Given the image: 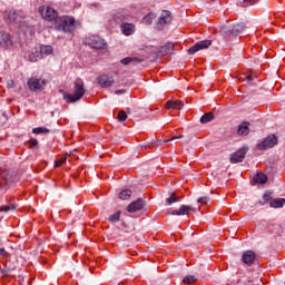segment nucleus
<instances>
[{"instance_id": "f257e3e1", "label": "nucleus", "mask_w": 285, "mask_h": 285, "mask_svg": "<svg viewBox=\"0 0 285 285\" xmlns=\"http://www.w3.org/2000/svg\"><path fill=\"white\" fill-rule=\"evenodd\" d=\"M73 88H75L73 94L65 95V99L66 101H68V104H75V101H79V99H81V97L86 95V88H83V80L77 79L75 81Z\"/></svg>"}, {"instance_id": "f03ea898", "label": "nucleus", "mask_w": 285, "mask_h": 285, "mask_svg": "<svg viewBox=\"0 0 285 285\" xmlns=\"http://www.w3.org/2000/svg\"><path fill=\"white\" fill-rule=\"evenodd\" d=\"M17 181H19L17 176H13L9 170L0 168V190H7L10 186H14Z\"/></svg>"}, {"instance_id": "7ed1b4c3", "label": "nucleus", "mask_w": 285, "mask_h": 285, "mask_svg": "<svg viewBox=\"0 0 285 285\" xmlns=\"http://www.w3.org/2000/svg\"><path fill=\"white\" fill-rule=\"evenodd\" d=\"M58 30L62 32H75V18L69 16H63L57 19Z\"/></svg>"}, {"instance_id": "20e7f679", "label": "nucleus", "mask_w": 285, "mask_h": 285, "mask_svg": "<svg viewBox=\"0 0 285 285\" xmlns=\"http://www.w3.org/2000/svg\"><path fill=\"white\" fill-rule=\"evenodd\" d=\"M85 46H89L96 50H104L106 48V40L97 36H89L85 39Z\"/></svg>"}, {"instance_id": "39448f33", "label": "nucleus", "mask_w": 285, "mask_h": 285, "mask_svg": "<svg viewBox=\"0 0 285 285\" xmlns=\"http://www.w3.org/2000/svg\"><path fill=\"white\" fill-rule=\"evenodd\" d=\"M244 30H246V26L244 23H237L233 26H223L220 32L224 35H234V37H237V35H242Z\"/></svg>"}, {"instance_id": "423d86ee", "label": "nucleus", "mask_w": 285, "mask_h": 285, "mask_svg": "<svg viewBox=\"0 0 285 285\" xmlns=\"http://www.w3.org/2000/svg\"><path fill=\"white\" fill-rule=\"evenodd\" d=\"M39 13L45 21H55L57 19V11L52 7H40Z\"/></svg>"}, {"instance_id": "0eeeda50", "label": "nucleus", "mask_w": 285, "mask_h": 285, "mask_svg": "<svg viewBox=\"0 0 285 285\" xmlns=\"http://www.w3.org/2000/svg\"><path fill=\"white\" fill-rule=\"evenodd\" d=\"M248 153V149L246 147H243L230 155V164H239L246 159V154Z\"/></svg>"}, {"instance_id": "6e6552de", "label": "nucleus", "mask_w": 285, "mask_h": 285, "mask_svg": "<svg viewBox=\"0 0 285 285\" xmlns=\"http://www.w3.org/2000/svg\"><path fill=\"white\" fill-rule=\"evenodd\" d=\"M210 46H213L212 40L199 41L188 49V53L195 55V52H199V50H206V48H210Z\"/></svg>"}, {"instance_id": "1a4fd4ad", "label": "nucleus", "mask_w": 285, "mask_h": 285, "mask_svg": "<svg viewBox=\"0 0 285 285\" xmlns=\"http://www.w3.org/2000/svg\"><path fill=\"white\" fill-rule=\"evenodd\" d=\"M45 80L39 78H29L27 81V86L31 92H37V90H41L43 88Z\"/></svg>"}, {"instance_id": "9d476101", "label": "nucleus", "mask_w": 285, "mask_h": 285, "mask_svg": "<svg viewBox=\"0 0 285 285\" xmlns=\"http://www.w3.org/2000/svg\"><path fill=\"white\" fill-rule=\"evenodd\" d=\"M257 146L259 150H268V148H273V146H277V136L271 135L265 140L259 142Z\"/></svg>"}, {"instance_id": "9b49d317", "label": "nucleus", "mask_w": 285, "mask_h": 285, "mask_svg": "<svg viewBox=\"0 0 285 285\" xmlns=\"http://www.w3.org/2000/svg\"><path fill=\"white\" fill-rule=\"evenodd\" d=\"M24 59L31 63H37V61L41 59V51H39V48L35 47L24 53Z\"/></svg>"}, {"instance_id": "f8f14e48", "label": "nucleus", "mask_w": 285, "mask_h": 285, "mask_svg": "<svg viewBox=\"0 0 285 285\" xmlns=\"http://www.w3.org/2000/svg\"><path fill=\"white\" fill-rule=\"evenodd\" d=\"M98 83L101 88H111V86H115V77L109 75H101L98 77Z\"/></svg>"}, {"instance_id": "ddd939ff", "label": "nucleus", "mask_w": 285, "mask_h": 285, "mask_svg": "<svg viewBox=\"0 0 285 285\" xmlns=\"http://www.w3.org/2000/svg\"><path fill=\"white\" fill-rule=\"evenodd\" d=\"M173 21V13L168 10H164L160 13V17L158 19V26H161V28H164V26H168L169 23H171Z\"/></svg>"}, {"instance_id": "4468645a", "label": "nucleus", "mask_w": 285, "mask_h": 285, "mask_svg": "<svg viewBox=\"0 0 285 285\" xmlns=\"http://www.w3.org/2000/svg\"><path fill=\"white\" fill-rule=\"evenodd\" d=\"M0 48H12V38L10 33L0 31Z\"/></svg>"}, {"instance_id": "2eb2a0df", "label": "nucleus", "mask_w": 285, "mask_h": 285, "mask_svg": "<svg viewBox=\"0 0 285 285\" xmlns=\"http://www.w3.org/2000/svg\"><path fill=\"white\" fill-rule=\"evenodd\" d=\"M144 206H146V202H144L141 198H138L128 205L127 210L128 213H137V210H142Z\"/></svg>"}, {"instance_id": "dca6fc26", "label": "nucleus", "mask_w": 285, "mask_h": 285, "mask_svg": "<svg viewBox=\"0 0 285 285\" xmlns=\"http://www.w3.org/2000/svg\"><path fill=\"white\" fill-rule=\"evenodd\" d=\"M4 19H8L10 23H19L21 21V14L14 10H8L4 12Z\"/></svg>"}, {"instance_id": "f3484780", "label": "nucleus", "mask_w": 285, "mask_h": 285, "mask_svg": "<svg viewBox=\"0 0 285 285\" xmlns=\"http://www.w3.org/2000/svg\"><path fill=\"white\" fill-rule=\"evenodd\" d=\"M190 210H195V208H193L188 205H183V206H180V208L178 210L167 212L166 215H178V216L188 215V213Z\"/></svg>"}, {"instance_id": "a211bd4d", "label": "nucleus", "mask_w": 285, "mask_h": 285, "mask_svg": "<svg viewBox=\"0 0 285 285\" xmlns=\"http://www.w3.org/2000/svg\"><path fill=\"white\" fill-rule=\"evenodd\" d=\"M120 28H121L122 35H125L126 37H130V35H135L136 28L132 23H128V22L121 23Z\"/></svg>"}, {"instance_id": "6ab92c4d", "label": "nucleus", "mask_w": 285, "mask_h": 285, "mask_svg": "<svg viewBox=\"0 0 285 285\" xmlns=\"http://www.w3.org/2000/svg\"><path fill=\"white\" fill-rule=\"evenodd\" d=\"M166 108L169 110H181L184 108V101L181 100H169L166 102Z\"/></svg>"}, {"instance_id": "aec40b11", "label": "nucleus", "mask_w": 285, "mask_h": 285, "mask_svg": "<svg viewBox=\"0 0 285 285\" xmlns=\"http://www.w3.org/2000/svg\"><path fill=\"white\" fill-rule=\"evenodd\" d=\"M243 262L247 264V266H253L255 264V254L253 250H247L243 254Z\"/></svg>"}, {"instance_id": "412c9836", "label": "nucleus", "mask_w": 285, "mask_h": 285, "mask_svg": "<svg viewBox=\"0 0 285 285\" xmlns=\"http://www.w3.org/2000/svg\"><path fill=\"white\" fill-rule=\"evenodd\" d=\"M249 126H250V122H242L238 126V130H237L238 135L240 137H246V135H248V132H250Z\"/></svg>"}, {"instance_id": "4be33fe9", "label": "nucleus", "mask_w": 285, "mask_h": 285, "mask_svg": "<svg viewBox=\"0 0 285 285\" xmlns=\"http://www.w3.org/2000/svg\"><path fill=\"white\" fill-rule=\"evenodd\" d=\"M174 48H175V45H173L171 42H167L166 45L160 47L159 55H163V56L171 55Z\"/></svg>"}, {"instance_id": "5701e85b", "label": "nucleus", "mask_w": 285, "mask_h": 285, "mask_svg": "<svg viewBox=\"0 0 285 285\" xmlns=\"http://www.w3.org/2000/svg\"><path fill=\"white\" fill-rule=\"evenodd\" d=\"M38 50L40 52L41 59L43 57H48V55H52V47L51 46H40V47H38Z\"/></svg>"}, {"instance_id": "b1692460", "label": "nucleus", "mask_w": 285, "mask_h": 285, "mask_svg": "<svg viewBox=\"0 0 285 285\" xmlns=\"http://www.w3.org/2000/svg\"><path fill=\"white\" fill-rule=\"evenodd\" d=\"M254 181L255 184H266V181H268V176H266L264 173H257L254 176Z\"/></svg>"}, {"instance_id": "393cba45", "label": "nucleus", "mask_w": 285, "mask_h": 285, "mask_svg": "<svg viewBox=\"0 0 285 285\" xmlns=\"http://www.w3.org/2000/svg\"><path fill=\"white\" fill-rule=\"evenodd\" d=\"M284 204H285V199L284 198L272 199L269 202L271 208H283Z\"/></svg>"}, {"instance_id": "a878e982", "label": "nucleus", "mask_w": 285, "mask_h": 285, "mask_svg": "<svg viewBox=\"0 0 285 285\" xmlns=\"http://www.w3.org/2000/svg\"><path fill=\"white\" fill-rule=\"evenodd\" d=\"M177 202H181V197L177 196L175 193L170 194V196L166 199L168 206H173V204H177Z\"/></svg>"}, {"instance_id": "bb28decb", "label": "nucleus", "mask_w": 285, "mask_h": 285, "mask_svg": "<svg viewBox=\"0 0 285 285\" xmlns=\"http://www.w3.org/2000/svg\"><path fill=\"white\" fill-rule=\"evenodd\" d=\"M213 119H215V116L213 115V112L204 114L200 117V124H210V121H213Z\"/></svg>"}, {"instance_id": "cd10ccee", "label": "nucleus", "mask_w": 285, "mask_h": 285, "mask_svg": "<svg viewBox=\"0 0 285 285\" xmlns=\"http://www.w3.org/2000/svg\"><path fill=\"white\" fill-rule=\"evenodd\" d=\"M10 210H17V205L10 204L0 206V213H10Z\"/></svg>"}, {"instance_id": "c85d7f7f", "label": "nucleus", "mask_w": 285, "mask_h": 285, "mask_svg": "<svg viewBox=\"0 0 285 285\" xmlns=\"http://www.w3.org/2000/svg\"><path fill=\"white\" fill-rule=\"evenodd\" d=\"M132 195V191L130 189H124L122 191L119 193V199L126 200L130 199Z\"/></svg>"}, {"instance_id": "c756f323", "label": "nucleus", "mask_w": 285, "mask_h": 285, "mask_svg": "<svg viewBox=\"0 0 285 285\" xmlns=\"http://www.w3.org/2000/svg\"><path fill=\"white\" fill-rule=\"evenodd\" d=\"M33 135H46L48 132H50V129L46 128V127H37L32 129Z\"/></svg>"}, {"instance_id": "7c9ffc66", "label": "nucleus", "mask_w": 285, "mask_h": 285, "mask_svg": "<svg viewBox=\"0 0 285 285\" xmlns=\"http://www.w3.org/2000/svg\"><path fill=\"white\" fill-rule=\"evenodd\" d=\"M12 271H14V267H10V265H8V262L4 263V268L0 267L1 275H8L9 273H12Z\"/></svg>"}, {"instance_id": "2f4dec72", "label": "nucleus", "mask_w": 285, "mask_h": 285, "mask_svg": "<svg viewBox=\"0 0 285 285\" xmlns=\"http://www.w3.org/2000/svg\"><path fill=\"white\" fill-rule=\"evenodd\" d=\"M257 1L259 0H243L238 3V6H240V8H248V6H255Z\"/></svg>"}, {"instance_id": "473e14b6", "label": "nucleus", "mask_w": 285, "mask_h": 285, "mask_svg": "<svg viewBox=\"0 0 285 285\" xmlns=\"http://www.w3.org/2000/svg\"><path fill=\"white\" fill-rule=\"evenodd\" d=\"M153 19H155V13H149L144 17L142 22L146 23V26H150V23H153Z\"/></svg>"}, {"instance_id": "72a5a7b5", "label": "nucleus", "mask_w": 285, "mask_h": 285, "mask_svg": "<svg viewBox=\"0 0 285 285\" xmlns=\"http://www.w3.org/2000/svg\"><path fill=\"white\" fill-rule=\"evenodd\" d=\"M121 217V212H117L116 214L109 216L108 222H111V224H115V222H119Z\"/></svg>"}, {"instance_id": "f704fd0d", "label": "nucleus", "mask_w": 285, "mask_h": 285, "mask_svg": "<svg viewBox=\"0 0 285 285\" xmlns=\"http://www.w3.org/2000/svg\"><path fill=\"white\" fill-rule=\"evenodd\" d=\"M132 61H139V58H125L122 60H120V62L122 63V66H128V63H132Z\"/></svg>"}, {"instance_id": "c9c22d12", "label": "nucleus", "mask_w": 285, "mask_h": 285, "mask_svg": "<svg viewBox=\"0 0 285 285\" xmlns=\"http://www.w3.org/2000/svg\"><path fill=\"white\" fill-rule=\"evenodd\" d=\"M128 119V114L126 111L121 110L118 112V121H126Z\"/></svg>"}, {"instance_id": "e433bc0d", "label": "nucleus", "mask_w": 285, "mask_h": 285, "mask_svg": "<svg viewBox=\"0 0 285 285\" xmlns=\"http://www.w3.org/2000/svg\"><path fill=\"white\" fill-rule=\"evenodd\" d=\"M183 282L185 284H195V282H197V278H195V276H186Z\"/></svg>"}, {"instance_id": "4c0bfd02", "label": "nucleus", "mask_w": 285, "mask_h": 285, "mask_svg": "<svg viewBox=\"0 0 285 285\" xmlns=\"http://www.w3.org/2000/svg\"><path fill=\"white\" fill-rule=\"evenodd\" d=\"M0 257H3L4 259H10V254L7 252L6 248L0 247Z\"/></svg>"}, {"instance_id": "58836bf2", "label": "nucleus", "mask_w": 285, "mask_h": 285, "mask_svg": "<svg viewBox=\"0 0 285 285\" xmlns=\"http://www.w3.org/2000/svg\"><path fill=\"white\" fill-rule=\"evenodd\" d=\"M28 144L30 148H37V146H39V141L35 138L29 139Z\"/></svg>"}, {"instance_id": "ea45409f", "label": "nucleus", "mask_w": 285, "mask_h": 285, "mask_svg": "<svg viewBox=\"0 0 285 285\" xmlns=\"http://www.w3.org/2000/svg\"><path fill=\"white\" fill-rule=\"evenodd\" d=\"M66 159L67 158H59L58 160H56L55 167L59 168L60 166H63V164H66Z\"/></svg>"}, {"instance_id": "a19ab883", "label": "nucleus", "mask_w": 285, "mask_h": 285, "mask_svg": "<svg viewBox=\"0 0 285 285\" xmlns=\"http://www.w3.org/2000/svg\"><path fill=\"white\" fill-rule=\"evenodd\" d=\"M198 204H207L210 202V198L208 196L198 198Z\"/></svg>"}, {"instance_id": "79ce46f5", "label": "nucleus", "mask_w": 285, "mask_h": 285, "mask_svg": "<svg viewBox=\"0 0 285 285\" xmlns=\"http://www.w3.org/2000/svg\"><path fill=\"white\" fill-rule=\"evenodd\" d=\"M175 139H184V135H179V136L173 137L170 139L164 140V144H168V141H175Z\"/></svg>"}, {"instance_id": "37998d69", "label": "nucleus", "mask_w": 285, "mask_h": 285, "mask_svg": "<svg viewBox=\"0 0 285 285\" xmlns=\"http://www.w3.org/2000/svg\"><path fill=\"white\" fill-rule=\"evenodd\" d=\"M263 199H264V202H271V195L264 194Z\"/></svg>"}, {"instance_id": "c03bdc74", "label": "nucleus", "mask_w": 285, "mask_h": 285, "mask_svg": "<svg viewBox=\"0 0 285 285\" xmlns=\"http://www.w3.org/2000/svg\"><path fill=\"white\" fill-rule=\"evenodd\" d=\"M126 92L124 89H119L115 91V95H124Z\"/></svg>"}, {"instance_id": "a18cd8bd", "label": "nucleus", "mask_w": 285, "mask_h": 285, "mask_svg": "<svg viewBox=\"0 0 285 285\" xmlns=\"http://www.w3.org/2000/svg\"><path fill=\"white\" fill-rule=\"evenodd\" d=\"M247 81H253V76L248 75L246 76Z\"/></svg>"}, {"instance_id": "49530a36", "label": "nucleus", "mask_w": 285, "mask_h": 285, "mask_svg": "<svg viewBox=\"0 0 285 285\" xmlns=\"http://www.w3.org/2000/svg\"><path fill=\"white\" fill-rule=\"evenodd\" d=\"M156 144H157V146H161L163 142H161V140H157Z\"/></svg>"}, {"instance_id": "de8ad7c7", "label": "nucleus", "mask_w": 285, "mask_h": 285, "mask_svg": "<svg viewBox=\"0 0 285 285\" xmlns=\"http://www.w3.org/2000/svg\"><path fill=\"white\" fill-rule=\"evenodd\" d=\"M144 148H153V145H145Z\"/></svg>"}]
</instances>
